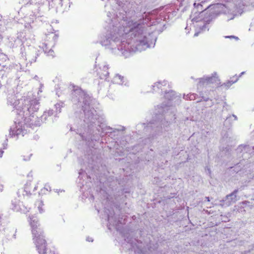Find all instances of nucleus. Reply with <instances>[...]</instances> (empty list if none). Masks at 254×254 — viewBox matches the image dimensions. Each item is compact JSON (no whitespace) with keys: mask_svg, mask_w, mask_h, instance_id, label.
I'll list each match as a JSON object with an SVG mask.
<instances>
[{"mask_svg":"<svg viewBox=\"0 0 254 254\" xmlns=\"http://www.w3.org/2000/svg\"><path fill=\"white\" fill-rule=\"evenodd\" d=\"M225 38H236V39H238L237 37H235L234 36H226Z\"/></svg>","mask_w":254,"mask_h":254,"instance_id":"nucleus-17","label":"nucleus"},{"mask_svg":"<svg viewBox=\"0 0 254 254\" xmlns=\"http://www.w3.org/2000/svg\"><path fill=\"white\" fill-rule=\"evenodd\" d=\"M205 200L208 201V202H209L210 201V199H209V197H205Z\"/></svg>","mask_w":254,"mask_h":254,"instance_id":"nucleus-21","label":"nucleus"},{"mask_svg":"<svg viewBox=\"0 0 254 254\" xmlns=\"http://www.w3.org/2000/svg\"><path fill=\"white\" fill-rule=\"evenodd\" d=\"M205 171L206 173L209 176H210L211 175V170L210 169L208 168L207 167L205 168Z\"/></svg>","mask_w":254,"mask_h":254,"instance_id":"nucleus-15","label":"nucleus"},{"mask_svg":"<svg viewBox=\"0 0 254 254\" xmlns=\"http://www.w3.org/2000/svg\"><path fill=\"white\" fill-rule=\"evenodd\" d=\"M3 190V186L0 185V192H2Z\"/></svg>","mask_w":254,"mask_h":254,"instance_id":"nucleus-19","label":"nucleus"},{"mask_svg":"<svg viewBox=\"0 0 254 254\" xmlns=\"http://www.w3.org/2000/svg\"><path fill=\"white\" fill-rule=\"evenodd\" d=\"M78 174H79L78 179L79 180L82 179L83 177L88 178L86 173H85V171H84L83 169H80Z\"/></svg>","mask_w":254,"mask_h":254,"instance_id":"nucleus-10","label":"nucleus"},{"mask_svg":"<svg viewBox=\"0 0 254 254\" xmlns=\"http://www.w3.org/2000/svg\"><path fill=\"white\" fill-rule=\"evenodd\" d=\"M30 185H31L30 183H29L28 182L25 185L24 191L25 192V193H23L24 195H29L31 194L30 192V189H29V187H30Z\"/></svg>","mask_w":254,"mask_h":254,"instance_id":"nucleus-9","label":"nucleus"},{"mask_svg":"<svg viewBox=\"0 0 254 254\" xmlns=\"http://www.w3.org/2000/svg\"><path fill=\"white\" fill-rule=\"evenodd\" d=\"M238 192V190L236 189L231 193L227 195L223 199L219 201V206L221 207H228L233 203L236 202L239 199V198L237 195Z\"/></svg>","mask_w":254,"mask_h":254,"instance_id":"nucleus-2","label":"nucleus"},{"mask_svg":"<svg viewBox=\"0 0 254 254\" xmlns=\"http://www.w3.org/2000/svg\"><path fill=\"white\" fill-rule=\"evenodd\" d=\"M24 124L27 126H30L31 124V119L30 116L26 117L24 120Z\"/></svg>","mask_w":254,"mask_h":254,"instance_id":"nucleus-12","label":"nucleus"},{"mask_svg":"<svg viewBox=\"0 0 254 254\" xmlns=\"http://www.w3.org/2000/svg\"><path fill=\"white\" fill-rule=\"evenodd\" d=\"M242 204L243 205H245L246 206H250V207H252L253 206V204H250V201H243L242 202Z\"/></svg>","mask_w":254,"mask_h":254,"instance_id":"nucleus-14","label":"nucleus"},{"mask_svg":"<svg viewBox=\"0 0 254 254\" xmlns=\"http://www.w3.org/2000/svg\"><path fill=\"white\" fill-rule=\"evenodd\" d=\"M3 153V151L1 150H0V158L2 157Z\"/></svg>","mask_w":254,"mask_h":254,"instance_id":"nucleus-18","label":"nucleus"},{"mask_svg":"<svg viewBox=\"0 0 254 254\" xmlns=\"http://www.w3.org/2000/svg\"><path fill=\"white\" fill-rule=\"evenodd\" d=\"M40 250L37 247V249L39 254H56L54 251H52L51 249H47L46 248V242L45 240V243L43 244H40Z\"/></svg>","mask_w":254,"mask_h":254,"instance_id":"nucleus-7","label":"nucleus"},{"mask_svg":"<svg viewBox=\"0 0 254 254\" xmlns=\"http://www.w3.org/2000/svg\"><path fill=\"white\" fill-rule=\"evenodd\" d=\"M11 209L16 212H25L24 206L19 199L14 198L11 200Z\"/></svg>","mask_w":254,"mask_h":254,"instance_id":"nucleus-5","label":"nucleus"},{"mask_svg":"<svg viewBox=\"0 0 254 254\" xmlns=\"http://www.w3.org/2000/svg\"><path fill=\"white\" fill-rule=\"evenodd\" d=\"M86 241H88V242H93V239L92 238H90V237H87L86 238Z\"/></svg>","mask_w":254,"mask_h":254,"instance_id":"nucleus-16","label":"nucleus"},{"mask_svg":"<svg viewBox=\"0 0 254 254\" xmlns=\"http://www.w3.org/2000/svg\"><path fill=\"white\" fill-rule=\"evenodd\" d=\"M252 248L250 250V252L254 250V244L252 246Z\"/></svg>","mask_w":254,"mask_h":254,"instance_id":"nucleus-22","label":"nucleus"},{"mask_svg":"<svg viewBox=\"0 0 254 254\" xmlns=\"http://www.w3.org/2000/svg\"><path fill=\"white\" fill-rule=\"evenodd\" d=\"M30 223L32 228V233L34 237V243L36 247L40 249V244L43 245L45 243L44 236L43 235V231L39 227L40 225L36 216H32L30 217Z\"/></svg>","mask_w":254,"mask_h":254,"instance_id":"nucleus-1","label":"nucleus"},{"mask_svg":"<svg viewBox=\"0 0 254 254\" xmlns=\"http://www.w3.org/2000/svg\"><path fill=\"white\" fill-rule=\"evenodd\" d=\"M125 241L129 244L130 249L133 251L135 254H145L142 247V243L139 242L136 239L130 240L128 238L125 239Z\"/></svg>","mask_w":254,"mask_h":254,"instance_id":"nucleus-4","label":"nucleus"},{"mask_svg":"<svg viewBox=\"0 0 254 254\" xmlns=\"http://www.w3.org/2000/svg\"><path fill=\"white\" fill-rule=\"evenodd\" d=\"M43 205L44 204L43 203V202L40 201V202L39 203V206L38 207L39 211L40 213H42L44 211V209L42 208Z\"/></svg>","mask_w":254,"mask_h":254,"instance_id":"nucleus-13","label":"nucleus"},{"mask_svg":"<svg viewBox=\"0 0 254 254\" xmlns=\"http://www.w3.org/2000/svg\"><path fill=\"white\" fill-rule=\"evenodd\" d=\"M46 191H51V187L48 184H46L44 189L41 190L42 193H45Z\"/></svg>","mask_w":254,"mask_h":254,"instance_id":"nucleus-11","label":"nucleus"},{"mask_svg":"<svg viewBox=\"0 0 254 254\" xmlns=\"http://www.w3.org/2000/svg\"><path fill=\"white\" fill-rule=\"evenodd\" d=\"M16 230L14 229H12L10 231V234H8L7 235V239L9 240H13L16 239Z\"/></svg>","mask_w":254,"mask_h":254,"instance_id":"nucleus-8","label":"nucleus"},{"mask_svg":"<svg viewBox=\"0 0 254 254\" xmlns=\"http://www.w3.org/2000/svg\"><path fill=\"white\" fill-rule=\"evenodd\" d=\"M36 189H37L36 187H35L34 188L33 191H35V190H36Z\"/></svg>","mask_w":254,"mask_h":254,"instance_id":"nucleus-24","label":"nucleus"},{"mask_svg":"<svg viewBox=\"0 0 254 254\" xmlns=\"http://www.w3.org/2000/svg\"><path fill=\"white\" fill-rule=\"evenodd\" d=\"M106 198H108V194L107 193H106Z\"/></svg>","mask_w":254,"mask_h":254,"instance_id":"nucleus-23","label":"nucleus"},{"mask_svg":"<svg viewBox=\"0 0 254 254\" xmlns=\"http://www.w3.org/2000/svg\"><path fill=\"white\" fill-rule=\"evenodd\" d=\"M203 83L206 85L215 84L216 86H219L220 84V79L215 75H212L210 77H207L203 80Z\"/></svg>","mask_w":254,"mask_h":254,"instance_id":"nucleus-6","label":"nucleus"},{"mask_svg":"<svg viewBox=\"0 0 254 254\" xmlns=\"http://www.w3.org/2000/svg\"><path fill=\"white\" fill-rule=\"evenodd\" d=\"M237 80V78H236V80H235V81H232V83H230V81H229V82H228V84L230 83V84H232V83H235Z\"/></svg>","mask_w":254,"mask_h":254,"instance_id":"nucleus-20","label":"nucleus"},{"mask_svg":"<svg viewBox=\"0 0 254 254\" xmlns=\"http://www.w3.org/2000/svg\"><path fill=\"white\" fill-rule=\"evenodd\" d=\"M91 160V161H93V160H93V159H92V160Z\"/></svg>","mask_w":254,"mask_h":254,"instance_id":"nucleus-26","label":"nucleus"},{"mask_svg":"<svg viewBox=\"0 0 254 254\" xmlns=\"http://www.w3.org/2000/svg\"><path fill=\"white\" fill-rule=\"evenodd\" d=\"M104 212L108 218V223L107 227L108 229L111 230V226H117L118 223H121L120 220L117 221V218L116 216H115L114 212L112 209H109L105 208Z\"/></svg>","mask_w":254,"mask_h":254,"instance_id":"nucleus-3","label":"nucleus"},{"mask_svg":"<svg viewBox=\"0 0 254 254\" xmlns=\"http://www.w3.org/2000/svg\"><path fill=\"white\" fill-rule=\"evenodd\" d=\"M32 154H30V156H29V157H31L32 156Z\"/></svg>","mask_w":254,"mask_h":254,"instance_id":"nucleus-25","label":"nucleus"}]
</instances>
